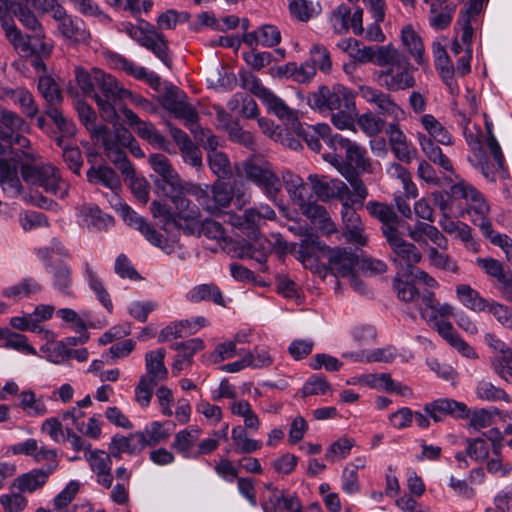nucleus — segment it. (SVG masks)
<instances>
[{
    "label": "nucleus",
    "instance_id": "obj_30",
    "mask_svg": "<svg viewBox=\"0 0 512 512\" xmlns=\"http://www.w3.org/2000/svg\"><path fill=\"white\" fill-rule=\"evenodd\" d=\"M424 409L435 422L443 420L447 415L461 419L469 417L468 408L464 403L449 398L437 399L426 404Z\"/></svg>",
    "mask_w": 512,
    "mask_h": 512
},
{
    "label": "nucleus",
    "instance_id": "obj_11",
    "mask_svg": "<svg viewBox=\"0 0 512 512\" xmlns=\"http://www.w3.org/2000/svg\"><path fill=\"white\" fill-rule=\"evenodd\" d=\"M312 108L324 110H356L354 95L350 89L343 85L335 84L332 87L321 86L317 92L308 98Z\"/></svg>",
    "mask_w": 512,
    "mask_h": 512
},
{
    "label": "nucleus",
    "instance_id": "obj_2",
    "mask_svg": "<svg viewBox=\"0 0 512 512\" xmlns=\"http://www.w3.org/2000/svg\"><path fill=\"white\" fill-rule=\"evenodd\" d=\"M189 18L190 14L188 12L168 9L158 16L156 20L157 27L146 20L140 19L137 24L122 22L121 31L125 32L141 47L151 51L166 66H170L168 40L159 29H175L179 23L187 22Z\"/></svg>",
    "mask_w": 512,
    "mask_h": 512
},
{
    "label": "nucleus",
    "instance_id": "obj_64",
    "mask_svg": "<svg viewBox=\"0 0 512 512\" xmlns=\"http://www.w3.org/2000/svg\"><path fill=\"white\" fill-rule=\"evenodd\" d=\"M261 101L267 106L268 110L275 114L279 119L289 121L294 118L293 111L271 90H268V92L261 98Z\"/></svg>",
    "mask_w": 512,
    "mask_h": 512
},
{
    "label": "nucleus",
    "instance_id": "obj_16",
    "mask_svg": "<svg viewBox=\"0 0 512 512\" xmlns=\"http://www.w3.org/2000/svg\"><path fill=\"white\" fill-rule=\"evenodd\" d=\"M264 488L269 495L261 504L263 512H305L296 492L279 489L273 483L264 484Z\"/></svg>",
    "mask_w": 512,
    "mask_h": 512
},
{
    "label": "nucleus",
    "instance_id": "obj_26",
    "mask_svg": "<svg viewBox=\"0 0 512 512\" xmlns=\"http://www.w3.org/2000/svg\"><path fill=\"white\" fill-rule=\"evenodd\" d=\"M308 179L314 193L323 201L331 198H337L342 201L352 194L348 186L339 179H328L325 176L316 174L309 175Z\"/></svg>",
    "mask_w": 512,
    "mask_h": 512
},
{
    "label": "nucleus",
    "instance_id": "obj_52",
    "mask_svg": "<svg viewBox=\"0 0 512 512\" xmlns=\"http://www.w3.org/2000/svg\"><path fill=\"white\" fill-rule=\"evenodd\" d=\"M420 123L427 132L426 136L442 145H451L453 138L448 129L433 115L424 114L420 117Z\"/></svg>",
    "mask_w": 512,
    "mask_h": 512
},
{
    "label": "nucleus",
    "instance_id": "obj_1",
    "mask_svg": "<svg viewBox=\"0 0 512 512\" xmlns=\"http://www.w3.org/2000/svg\"><path fill=\"white\" fill-rule=\"evenodd\" d=\"M28 5L23 1L12 0L7 16L18 33L9 32L7 28L2 27L5 37L22 57L48 58L52 53L53 44L46 41L45 30Z\"/></svg>",
    "mask_w": 512,
    "mask_h": 512
},
{
    "label": "nucleus",
    "instance_id": "obj_5",
    "mask_svg": "<svg viewBox=\"0 0 512 512\" xmlns=\"http://www.w3.org/2000/svg\"><path fill=\"white\" fill-rule=\"evenodd\" d=\"M385 49L381 52L378 66L384 67L375 74L376 81L388 91H402L415 86L413 67L409 59L399 50L391 47L384 55Z\"/></svg>",
    "mask_w": 512,
    "mask_h": 512
},
{
    "label": "nucleus",
    "instance_id": "obj_63",
    "mask_svg": "<svg viewBox=\"0 0 512 512\" xmlns=\"http://www.w3.org/2000/svg\"><path fill=\"white\" fill-rule=\"evenodd\" d=\"M74 72L75 81L83 95L90 96L94 99V94H96L95 87L97 86L96 73L102 72V70L93 68L91 71H88L82 67H76Z\"/></svg>",
    "mask_w": 512,
    "mask_h": 512
},
{
    "label": "nucleus",
    "instance_id": "obj_20",
    "mask_svg": "<svg viewBox=\"0 0 512 512\" xmlns=\"http://www.w3.org/2000/svg\"><path fill=\"white\" fill-rule=\"evenodd\" d=\"M329 23L337 34H344L348 32L349 28L356 35L364 33L363 10L360 8H357L352 13L350 7L346 4L338 5L332 10L329 16Z\"/></svg>",
    "mask_w": 512,
    "mask_h": 512
},
{
    "label": "nucleus",
    "instance_id": "obj_25",
    "mask_svg": "<svg viewBox=\"0 0 512 512\" xmlns=\"http://www.w3.org/2000/svg\"><path fill=\"white\" fill-rule=\"evenodd\" d=\"M120 111L123 114L126 122L138 134L139 137L157 148L164 149L166 147L167 140L157 131L152 123L141 120L136 113H134L126 106H122Z\"/></svg>",
    "mask_w": 512,
    "mask_h": 512
},
{
    "label": "nucleus",
    "instance_id": "obj_4",
    "mask_svg": "<svg viewBox=\"0 0 512 512\" xmlns=\"http://www.w3.org/2000/svg\"><path fill=\"white\" fill-rule=\"evenodd\" d=\"M423 302L428 308L422 310V318L434 328L454 349L467 358H476L475 350L454 330L452 324L445 318L454 315V308L448 303L441 304L434 293H426Z\"/></svg>",
    "mask_w": 512,
    "mask_h": 512
},
{
    "label": "nucleus",
    "instance_id": "obj_38",
    "mask_svg": "<svg viewBox=\"0 0 512 512\" xmlns=\"http://www.w3.org/2000/svg\"><path fill=\"white\" fill-rule=\"evenodd\" d=\"M0 184L6 195L17 197L22 193V184L18 177L17 164L14 160L0 158Z\"/></svg>",
    "mask_w": 512,
    "mask_h": 512
},
{
    "label": "nucleus",
    "instance_id": "obj_22",
    "mask_svg": "<svg viewBox=\"0 0 512 512\" xmlns=\"http://www.w3.org/2000/svg\"><path fill=\"white\" fill-rule=\"evenodd\" d=\"M356 203L357 200L353 198L352 194L342 200L341 215L347 230L346 237L348 241L360 246H364L367 243V236L364 233V225L360 219V216L354 209V205Z\"/></svg>",
    "mask_w": 512,
    "mask_h": 512
},
{
    "label": "nucleus",
    "instance_id": "obj_33",
    "mask_svg": "<svg viewBox=\"0 0 512 512\" xmlns=\"http://www.w3.org/2000/svg\"><path fill=\"white\" fill-rule=\"evenodd\" d=\"M281 32L279 28L272 24H263L251 32L243 35V42L252 49L262 46L273 48L281 42Z\"/></svg>",
    "mask_w": 512,
    "mask_h": 512
},
{
    "label": "nucleus",
    "instance_id": "obj_45",
    "mask_svg": "<svg viewBox=\"0 0 512 512\" xmlns=\"http://www.w3.org/2000/svg\"><path fill=\"white\" fill-rule=\"evenodd\" d=\"M417 139L422 152L430 161L439 165L445 171H453V165L451 161L446 155L443 154L441 148L434 143L435 141L432 140L431 137H428L423 133H418Z\"/></svg>",
    "mask_w": 512,
    "mask_h": 512
},
{
    "label": "nucleus",
    "instance_id": "obj_48",
    "mask_svg": "<svg viewBox=\"0 0 512 512\" xmlns=\"http://www.w3.org/2000/svg\"><path fill=\"white\" fill-rule=\"evenodd\" d=\"M366 209L371 216L383 224L382 231L385 237L387 229L397 230L398 217L391 206L382 202L369 201Z\"/></svg>",
    "mask_w": 512,
    "mask_h": 512
},
{
    "label": "nucleus",
    "instance_id": "obj_3",
    "mask_svg": "<svg viewBox=\"0 0 512 512\" xmlns=\"http://www.w3.org/2000/svg\"><path fill=\"white\" fill-rule=\"evenodd\" d=\"M191 186L194 183L186 182L164 194L172 207L156 200L151 203L153 217L160 220L165 230L174 226L192 235L200 231V209L187 198L191 196L188 192Z\"/></svg>",
    "mask_w": 512,
    "mask_h": 512
},
{
    "label": "nucleus",
    "instance_id": "obj_41",
    "mask_svg": "<svg viewBox=\"0 0 512 512\" xmlns=\"http://www.w3.org/2000/svg\"><path fill=\"white\" fill-rule=\"evenodd\" d=\"M22 114L8 108H0V133L7 144L12 143L14 133L25 131L28 124Z\"/></svg>",
    "mask_w": 512,
    "mask_h": 512
},
{
    "label": "nucleus",
    "instance_id": "obj_61",
    "mask_svg": "<svg viewBox=\"0 0 512 512\" xmlns=\"http://www.w3.org/2000/svg\"><path fill=\"white\" fill-rule=\"evenodd\" d=\"M290 13L302 22H307L321 12L318 2L309 0H292L289 4Z\"/></svg>",
    "mask_w": 512,
    "mask_h": 512
},
{
    "label": "nucleus",
    "instance_id": "obj_46",
    "mask_svg": "<svg viewBox=\"0 0 512 512\" xmlns=\"http://www.w3.org/2000/svg\"><path fill=\"white\" fill-rule=\"evenodd\" d=\"M200 437L198 428L183 429L175 434L171 447L184 458H195V443Z\"/></svg>",
    "mask_w": 512,
    "mask_h": 512
},
{
    "label": "nucleus",
    "instance_id": "obj_49",
    "mask_svg": "<svg viewBox=\"0 0 512 512\" xmlns=\"http://www.w3.org/2000/svg\"><path fill=\"white\" fill-rule=\"evenodd\" d=\"M401 40L406 50L419 65H427L422 39L411 26H405L402 29Z\"/></svg>",
    "mask_w": 512,
    "mask_h": 512
},
{
    "label": "nucleus",
    "instance_id": "obj_56",
    "mask_svg": "<svg viewBox=\"0 0 512 512\" xmlns=\"http://www.w3.org/2000/svg\"><path fill=\"white\" fill-rule=\"evenodd\" d=\"M19 406L29 417H41L48 413L43 397H37L31 390L20 394Z\"/></svg>",
    "mask_w": 512,
    "mask_h": 512
},
{
    "label": "nucleus",
    "instance_id": "obj_28",
    "mask_svg": "<svg viewBox=\"0 0 512 512\" xmlns=\"http://www.w3.org/2000/svg\"><path fill=\"white\" fill-rule=\"evenodd\" d=\"M85 459L89 463L91 470L96 474V481L106 489H110L113 484L111 473L112 459L110 455L100 449L91 450L85 453Z\"/></svg>",
    "mask_w": 512,
    "mask_h": 512
},
{
    "label": "nucleus",
    "instance_id": "obj_36",
    "mask_svg": "<svg viewBox=\"0 0 512 512\" xmlns=\"http://www.w3.org/2000/svg\"><path fill=\"white\" fill-rule=\"evenodd\" d=\"M329 268L336 278H347L355 271L357 257L346 249L334 248L328 249Z\"/></svg>",
    "mask_w": 512,
    "mask_h": 512
},
{
    "label": "nucleus",
    "instance_id": "obj_23",
    "mask_svg": "<svg viewBox=\"0 0 512 512\" xmlns=\"http://www.w3.org/2000/svg\"><path fill=\"white\" fill-rule=\"evenodd\" d=\"M332 144V153H336L337 150H344L346 154V160L349 163V167L354 165L357 169H361L364 172L371 171V164L367 158L366 149L360 146L358 143L351 141L339 134H334V139L329 140Z\"/></svg>",
    "mask_w": 512,
    "mask_h": 512
},
{
    "label": "nucleus",
    "instance_id": "obj_42",
    "mask_svg": "<svg viewBox=\"0 0 512 512\" xmlns=\"http://www.w3.org/2000/svg\"><path fill=\"white\" fill-rule=\"evenodd\" d=\"M300 135L302 136L303 140L307 143L308 147L315 152L320 151V139L330 149H332V144L329 142V140L334 139V134H331V128L326 123H319L317 125L301 128Z\"/></svg>",
    "mask_w": 512,
    "mask_h": 512
},
{
    "label": "nucleus",
    "instance_id": "obj_35",
    "mask_svg": "<svg viewBox=\"0 0 512 512\" xmlns=\"http://www.w3.org/2000/svg\"><path fill=\"white\" fill-rule=\"evenodd\" d=\"M149 163L152 169L163 179V184L159 185L163 195L184 183L165 155L152 154L149 157Z\"/></svg>",
    "mask_w": 512,
    "mask_h": 512
},
{
    "label": "nucleus",
    "instance_id": "obj_31",
    "mask_svg": "<svg viewBox=\"0 0 512 512\" xmlns=\"http://www.w3.org/2000/svg\"><path fill=\"white\" fill-rule=\"evenodd\" d=\"M81 275L87 283L90 290L95 294L98 301L106 308L108 312H112L113 304L110 294L104 286L95 266L87 259H83L81 263Z\"/></svg>",
    "mask_w": 512,
    "mask_h": 512
},
{
    "label": "nucleus",
    "instance_id": "obj_27",
    "mask_svg": "<svg viewBox=\"0 0 512 512\" xmlns=\"http://www.w3.org/2000/svg\"><path fill=\"white\" fill-rule=\"evenodd\" d=\"M325 161L332 164L337 170L345 177V179L350 183L353 192V198L357 200L360 206H362L363 201L368 196V190L363 183V181L358 177L352 167L347 166L345 164L343 158L335 153H325L323 155Z\"/></svg>",
    "mask_w": 512,
    "mask_h": 512
},
{
    "label": "nucleus",
    "instance_id": "obj_15",
    "mask_svg": "<svg viewBox=\"0 0 512 512\" xmlns=\"http://www.w3.org/2000/svg\"><path fill=\"white\" fill-rule=\"evenodd\" d=\"M161 105L177 118L183 119L185 126L191 132H196L194 128H198L199 117L195 108L187 102V96L183 91L175 87L169 89L162 95Z\"/></svg>",
    "mask_w": 512,
    "mask_h": 512
},
{
    "label": "nucleus",
    "instance_id": "obj_6",
    "mask_svg": "<svg viewBox=\"0 0 512 512\" xmlns=\"http://www.w3.org/2000/svg\"><path fill=\"white\" fill-rule=\"evenodd\" d=\"M23 180L32 186L42 188L46 193L60 199L69 194L70 184L62 177L60 170L49 162H31L21 165Z\"/></svg>",
    "mask_w": 512,
    "mask_h": 512
},
{
    "label": "nucleus",
    "instance_id": "obj_21",
    "mask_svg": "<svg viewBox=\"0 0 512 512\" xmlns=\"http://www.w3.org/2000/svg\"><path fill=\"white\" fill-rule=\"evenodd\" d=\"M359 92L365 101L374 104L382 115L392 118L393 122L406 118V112L389 94L370 86H360Z\"/></svg>",
    "mask_w": 512,
    "mask_h": 512
},
{
    "label": "nucleus",
    "instance_id": "obj_34",
    "mask_svg": "<svg viewBox=\"0 0 512 512\" xmlns=\"http://www.w3.org/2000/svg\"><path fill=\"white\" fill-rule=\"evenodd\" d=\"M385 133L388 136L389 144L392 152L402 162H411L415 149L408 141L407 136L402 131L398 122H391L385 128Z\"/></svg>",
    "mask_w": 512,
    "mask_h": 512
},
{
    "label": "nucleus",
    "instance_id": "obj_8",
    "mask_svg": "<svg viewBox=\"0 0 512 512\" xmlns=\"http://www.w3.org/2000/svg\"><path fill=\"white\" fill-rule=\"evenodd\" d=\"M96 84L101 93L94 94V100L98 106L101 117L114 122L117 119L115 106L130 95V91L111 74L102 70L96 73Z\"/></svg>",
    "mask_w": 512,
    "mask_h": 512
},
{
    "label": "nucleus",
    "instance_id": "obj_39",
    "mask_svg": "<svg viewBox=\"0 0 512 512\" xmlns=\"http://www.w3.org/2000/svg\"><path fill=\"white\" fill-rule=\"evenodd\" d=\"M166 351L163 348L149 351L145 354L146 374L140 378H148L150 383L158 384L168 377V369L164 364Z\"/></svg>",
    "mask_w": 512,
    "mask_h": 512
},
{
    "label": "nucleus",
    "instance_id": "obj_37",
    "mask_svg": "<svg viewBox=\"0 0 512 512\" xmlns=\"http://www.w3.org/2000/svg\"><path fill=\"white\" fill-rule=\"evenodd\" d=\"M205 347L200 338H192L185 342L177 343L172 348L178 352L172 365V372L178 375L183 369L191 365L193 356Z\"/></svg>",
    "mask_w": 512,
    "mask_h": 512
},
{
    "label": "nucleus",
    "instance_id": "obj_50",
    "mask_svg": "<svg viewBox=\"0 0 512 512\" xmlns=\"http://www.w3.org/2000/svg\"><path fill=\"white\" fill-rule=\"evenodd\" d=\"M186 299L193 303L211 301L216 305L224 306L223 295L218 286L213 283L194 286L187 292Z\"/></svg>",
    "mask_w": 512,
    "mask_h": 512
},
{
    "label": "nucleus",
    "instance_id": "obj_57",
    "mask_svg": "<svg viewBox=\"0 0 512 512\" xmlns=\"http://www.w3.org/2000/svg\"><path fill=\"white\" fill-rule=\"evenodd\" d=\"M439 225L444 232L454 238L461 240L465 244H470L473 242L471 228L466 223L455 221L449 218L447 215H443L439 221Z\"/></svg>",
    "mask_w": 512,
    "mask_h": 512
},
{
    "label": "nucleus",
    "instance_id": "obj_44",
    "mask_svg": "<svg viewBox=\"0 0 512 512\" xmlns=\"http://www.w3.org/2000/svg\"><path fill=\"white\" fill-rule=\"evenodd\" d=\"M455 292L457 299L466 309L476 313L486 311L490 300L481 296V294L470 285L458 284L455 288Z\"/></svg>",
    "mask_w": 512,
    "mask_h": 512
},
{
    "label": "nucleus",
    "instance_id": "obj_14",
    "mask_svg": "<svg viewBox=\"0 0 512 512\" xmlns=\"http://www.w3.org/2000/svg\"><path fill=\"white\" fill-rule=\"evenodd\" d=\"M469 147L472 151V155L468 159L470 164L479 170L486 180L496 182L498 178L507 179L509 177L503 154L501 159H498L497 155L491 154L494 160V163H491L486 151L479 146L478 142L469 141Z\"/></svg>",
    "mask_w": 512,
    "mask_h": 512
},
{
    "label": "nucleus",
    "instance_id": "obj_7",
    "mask_svg": "<svg viewBox=\"0 0 512 512\" xmlns=\"http://www.w3.org/2000/svg\"><path fill=\"white\" fill-rule=\"evenodd\" d=\"M239 174L259 187L270 200H276L282 189V181L274 166L262 157H251L243 161Z\"/></svg>",
    "mask_w": 512,
    "mask_h": 512
},
{
    "label": "nucleus",
    "instance_id": "obj_59",
    "mask_svg": "<svg viewBox=\"0 0 512 512\" xmlns=\"http://www.w3.org/2000/svg\"><path fill=\"white\" fill-rule=\"evenodd\" d=\"M41 291V285L32 278L23 279L21 282L5 288L2 295L13 300H20Z\"/></svg>",
    "mask_w": 512,
    "mask_h": 512
},
{
    "label": "nucleus",
    "instance_id": "obj_58",
    "mask_svg": "<svg viewBox=\"0 0 512 512\" xmlns=\"http://www.w3.org/2000/svg\"><path fill=\"white\" fill-rule=\"evenodd\" d=\"M72 269L64 263H58L52 270V285L64 295H72Z\"/></svg>",
    "mask_w": 512,
    "mask_h": 512
},
{
    "label": "nucleus",
    "instance_id": "obj_12",
    "mask_svg": "<svg viewBox=\"0 0 512 512\" xmlns=\"http://www.w3.org/2000/svg\"><path fill=\"white\" fill-rule=\"evenodd\" d=\"M385 238L393 251L392 260L399 269L398 274L404 277L412 275L414 266L422 259L419 249L407 242L398 230L387 229Z\"/></svg>",
    "mask_w": 512,
    "mask_h": 512
},
{
    "label": "nucleus",
    "instance_id": "obj_32",
    "mask_svg": "<svg viewBox=\"0 0 512 512\" xmlns=\"http://www.w3.org/2000/svg\"><path fill=\"white\" fill-rule=\"evenodd\" d=\"M76 217L79 225L91 231H101L112 226L113 218L103 213L97 206L84 204L77 208Z\"/></svg>",
    "mask_w": 512,
    "mask_h": 512
},
{
    "label": "nucleus",
    "instance_id": "obj_53",
    "mask_svg": "<svg viewBox=\"0 0 512 512\" xmlns=\"http://www.w3.org/2000/svg\"><path fill=\"white\" fill-rule=\"evenodd\" d=\"M282 178L291 199L299 206H303L309 196V189L303 179L291 172L284 173Z\"/></svg>",
    "mask_w": 512,
    "mask_h": 512
},
{
    "label": "nucleus",
    "instance_id": "obj_62",
    "mask_svg": "<svg viewBox=\"0 0 512 512\" xmlns=\"http://www.w3.org/2000/svg\"><path fill=\"white\" fill-rule=\"evenodd\" d=\"M73 7L86 17H93L99 23L107 25L111 22V18L104 13L99 5L93 0H68Z\"/></svg>",
    "mask_w": 512,
    "mask_h": 512
},
{
    "label": "nucleus",
    "instance_id": "obj_60",
    "mask_svg": "<svg viewBox=\"0 0 512 512\" xmlns=\"http://www.w3.org/2000/svg\"><path fill=\"white\" fill-rule=\"evenodd\" d=\"M456 10V4H446L443 8H438V4H432L430 7L429 24L436 30L447 28L453 18Z\"/></svg>",
    "mask_w": 512,
    "mask_h": 512
},
{
    "label": "nucleus",
    "instance_id": "obj_29",
    "mask_svg": "<svg viewBox=\"0 0 512 512\" xmlns=\"http://www.w3.org/2000/svg\"><path fill=\"white\" fill-rule=\"evenodd\" d=\"M57 469V464H48L46 468H37L18 476L13 487L21 493H33L41 489L48 481L50 475Z\"/></svg>",
    "mask_w": 512,
    "mask_h": 512
},
{
    "label": "nucleus",
    "instance_id": "obj_18",
    "mask_svg": "<svg viewBox=\"0 0 512 512\" xmlns=\"http://www.w3.org/2000/svg\"><path fill=\"white\" fill-rule=\"evenodd\" d=\"M52 18L57 22L58 32L65 39L75 43H85L90 39L83 20L67 14L62 6L57 5L52 9Z\"/></svg>",
    "mask_w": 512,
    "mask_h": 512
},
{
    "label": "nucleus",
    "instance_id": "obj_24",
    "mask_svg": "<svg viewBox=\"0 0 512 512\" xmlns=\"http://www.w3.org/2000/svg\"><path fill=\"white\" fill-rule=\"evenodd\" d=\"M97 133L102 141L108 159L113 162L124 175L128 177L134 176V169L116 137L105 127H100Z\"/></svg>",
    "mask_w": 512,
    "mask_h": 512
},
{
    "label": "nucleus",
    "instance_id": "obj_10",
    "mask_svg": "<svg viewBox=\"0 0 512 512\" xmlns=\"http://www.w3.org/2000/svg\"><path fill=\"white\" fill-rule=\"evenodd\" d=\"M451 193L456 198L466 200L467 212L472 222L480 227L482 233H490V228L492 227L491 221L488 218L490 208L482 194L464 180L454 184L451 187Z\"/></svg>",
    "mask_w": 512,
    "mask_h": 512
},
{
    "label": "nucleus",
    "instance_id": "obj_54",
    "mask_svg": "<svg viewBox=\"0 0 512 512\" xmlns=\"http://www.w3.org/2000/svg\"><path fill=\"white\" fill-rule=\"evenodd\" d=\"M228 221L231 225L238 227L248 236H256V232L260 222L262 221L256 208L247 209L243 216L229 214Z\"/></svg>",
    "mask_w": 512,
    "mask_h": 512
},
{
    "label": "nucleus",
    "instance_id": "obj_17",
    "mask_svg": "<svg viewBox=\"0 0 512 512\" xmlns=\"http://www.w3.org/2000/svg\"><path fill=\"white\" fill-rule=\"evenodd\" d=\"M0 101L11 103L18 108L20 114L29 120L39 114V106L33 93L23 85L0 87Z\"/></svg>",
    "mask_w": 512,
    "mask_h": 512
},
{
    "label": "nucleus",
    "instance_id": "obj_43",
    "mask_svg": "<svg viewBox=\"0 0 512 512\" xmlns=\"http://www.w3.org/2000/svg\"><path fill=\"white\" fill-rule=\"evenodd\" d=\"M482 11V4L479 1H471L466 10L461 11L458 24L461 27V41L467 48H471V42L474 34L473 24L478 20V16Z\"/></svg>",
    "mask_w": 512,
    "mask_h": 512
},
{
    "label": "nucleus",
    "instance_id": "obj_19",
    "mask_svg": "<svg viewBox=\"0 0 512 512\" xmlns=\"http://www.w3.org/2000/svg\"><path fill=\"white\" fill-rule=\"evenodd\" d=\"M484 342L496 353L490 358L493 371L501 379L512 384V349L493 333H486Z\"/></svg>",
    "mask_w": 512,
    "mask_h": 512
},
{
    "label": "nucleus",
    "instance_id": "obj_13",
    "mask_svg": "<svg viewBox=\"0 0 512 512\" xmlns=\"http://www.w3.org/2000/svg\"><path fill=\"white\" fill-rule=\"evenodd\" d=\"M114 206L120 212L124 221L129 226L137 229L146 238L148 242L162 249L167 254L173 251V244H171L143 217L139 216L134 210H132L126 203H122L120 199H116Z\"/></svg>",
    "mask_w": 512,
    "mask_h": 512
},
{
    "label": "nucleus",
    "instance_id": "obj_47",
    "mask_svg": "<svg viewBox=\"0 0 512 512\" xmlns=\"http://www.w3.org/2000/svg\"><path fill=\"white\" fill-rule=\"evenodd\" d=\"M87 179L90 183L102 184L111 189L115 200L118 199L117 190L121 188V180L113 169L107 166L91 167L87 171Z\"/></svg>",
    "mask_w": 512,
    "mask_h": 512
},
{
    "label": "nucleus",
    "instance_id": "obj_51",
    "mask_svg": "<svg viewBox=\"0 0 512 512\" xmlns=\"http://www.w3.org/2000/svg\"><path fill=\"white\" fill-rule=\"evenodd\" d=\"M231 439L233 449L238 454H251L260 450L263 446L260 440L250 438L248 431L241 425L232 428Z\"/></svg>",
    "mask_w": 512,
    "mask_h": 512
},
{
    "label": "nucleus",
    "instance_id": "obj_40",
    "mask_svg": "<svg viewBox=\"0 0 512 512\" xmlns=\"http://www.w3.org/2000/svg\"><path fill=\"white\" fill-rule=\"evenodd\" d=\"M328 249V246L319 241L318 236L311 234L301 241L297 258L305 267L312 268L320 256L327 255Z\"/></svg>",
    "mask_w": 512,
    "mask_h": 512
},
{
    "label": "nucleus",
    "instance_id": "obj_9",
    "mask_svg": "<svg viewBox=\"0 0 512 512\" xmlns=\"http://www.w3.org/2000/svg\"><path fill=\"white\" fill-rule=\"evenodd\" d=\"M199 205L211 215L218 216L230 206L233 191L229 185L217 180L212 185L194 184L188 190Z\"/></svg>",
    "mask_w": 512,
    "mask_h": 512
},
{
    "label": "nucleus",
    "instance_id": "obj_55",
    "mask_svg": "<svg viewBox=\"0 0 512 512\" xmlns=\"http://www.w3.org/2000/svg\"><path fill=\"white\" fill-rule=\"evenodd\" d=\"M394 287L396 289L398 298L405 302H415L421 315L422 310L427 309L429 312L431 311V309L428 308L423 302V296L426 293H431L430 291H424L422 294H419L416 287L412 283L400 279L395 280Z\"/></svg>",
    "mask_w": 512,
    "mask_h": 512
}]
</instances>
